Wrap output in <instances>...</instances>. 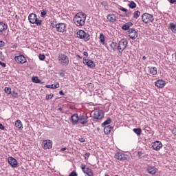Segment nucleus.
<instances>
[{
	"label": "nucleus",
	"instance_id": "1",
	"mask_svg": "<svg viewBox=\"0 0 176 176\" xmlns=\"http://www.w3.org/2000/svg\"><path fill=\"white\" fill-rule=\"evenodd\" d=\"M86 14L85 12H78L74 17L73 21L77 27H82L86 21Z\"/></svg>",
	"mask_w": 176,
	"mask_h": 176
},
{
	"label": "nucleus",
	"instance_id": "2",
	"mask_svg": "<svg viewBox=\"0 0 176 176\" xmlns=\"http://www.w3.org/2000/svg\"><path fill=\"white\" fill-rule=\"evenodd\" d=\"M28 20L30 24H36L37 27L42 25V20L38 19L36 14L31 13L28 16Z\"/></svg>",
	"mask_w": 176,
	"mask_h": 176
},
{
	"label": "nucleus",
	"instance_id": "3",
	"mask_svg": "<svg viewBox=\"0 0 176 176\" xmlns=\"http://www.w3.org/2000/svg\"><path fill=\"white\" fill-rule=\"evenodd\" d=\"M128 43L129 42L126 38H122L118 42V51L119 56H122V54H123V50H124L126 47H127Z\"/></svg>",
	"mask_w": 176,
	"mask_h": 176
},
{
	"label": "nucleus",
	"instance_id": "4",
	"mask_svg": "<svg viewBox=\"0 0 176 176\" xmlns=\"http://www.w3.org/2000/svg\"><path fill=\"white\" fill-rule=\"evenodd\" d=\"M77 38L79 39H83L85 42H87V41H90V34H87L82 30H80L76 33Z\"/></svg>",
	"mask_w": 176,
	"mask_h": 176
},
{
	"label": "nucleus",
	"instance_id": "5",
	"mask_svg": "<svg viewBox=\"0 0 176 176\" xmlns=\"http://www.w3.org/2000/svg\"><path fill=\"white\" fill-rule=\"evenodd\" d=\"M142 20L145 24H149V23H153L155 17L149 13H144L142 15Z\"/></svg>",
	"mask_w": 176,
	"mask_h": 176
},
{
	"label": "nucleus",
	"instance_id": "6",
	"mask_svg": "<svg viewBox=\"0 0 176 176\" xmlns=\"http://www.w3.org/2000/svg\"><path fill=\"white\" fill-rule=\"evenodd\" d=\"M80 168H81L82 173H84V174H86V175H87V176H94V173H93V170H91V168L87 167L86 166V164H82L80 165Z\"/></svg>",
	"mask_w": 176,
	"mask_h": 176
},
{
	"label": "nucleus",
	"instance_id": "7",
	"mask_svg": "<svg viewBox=\"0 0 176 176\" xmlns=\"http://www.w3.org/2000/svg\"><path fill=\"white\" fill-rule=\"evenodd\" d=\"M105 113H104V111L102 110H98L96 111L94 113L93 118L95 120H102L104 118Z\"/></svg>",
	"mask_w": 176,
	"mask_h": 176
},
{
	"label": "nucleus",
	"instance_id": "8",
	"mask_svg": "<svg viewBox=\"0 0 176 176\" xmlns=\"http://www.w3.org/2000/svg\"><path fill=\"white\" fill-rule=\"evenodd\" d=\"M114 157L115 159H117V160H120V162H124L125 160H127L129 159V155L121 152H118L114 155Z\"/></svg>",
	"mask_w": 176,
	"mask_h": 176
},
{
	"label": "nucleus",
	"instance_id": "9",
	"mask_svg": "<svg viewBox=\"0 0 176 176\" xmlns=\"http://www.w3.org/2000/svg\"><path fill=\"white\" fill-rule=\"evenodd\" d=\"M78 122L80 124H87L89 122V117L85 113H82L79 116Z\"/></svg>",
	"mask_w": 176,
	"mask_h": 176
},
{
	"label": "nucleus",
	"instance_id": "10",
	"mask_svg": "<svg viewBox=\"0 0 176 176\" xmlns=\"http://www.w3.org/2000/svg\"><path fill=\"white\" fill-rule=\"evenodd\" d=\"M126 35H128L132 41H134V39H137L138 37V32L134 29H129V30L126 32Z\"/></svg>",
	"mask_w": 176,
	"mask_h": 176
},
{
	"label": "nucleus",
	"instance_id": "11",
	"mask_svg": "<svg viewBox=\"0 0 176 176\" xmlns=\"http://www.w3.org/2000/svg\"><path fill=\"white\" fill-rule=\"evenodd\" d=\"M52 27L53 28H56V31L58 32H64L67 28V26L64 23H59L58 24L54 25Z\"/></svg>",
	"mask_w": 176,
	"mask_h": 176
},
{
	"label": "nucleus",
	"instance_id": "12",
	"mask_svg": "<svg viewBox=\"0 0 176 176\" xmlns=\"http://www.w3.org/2000/svg\"><path fill=\"white\" fill-rule=\"evenodd\" d=\"M59 60L63 65H68L69 64V58L67 55L62 54L59 57Z\"/></svg>",
	"mask_w": 176,
	"mask_h": 176
},
{
	"label": "nucleus",
	"instance_id": "13",
	"mask_svg": "<svg viewBox=\"0 0 176 176\" xmlns=\"http://www.w3.org/2000/svg\"><path fill=\"white\" fill-rule=\"evenodd\" d=\"M8 164L11 166V167H13V168H16V167H17V166L19 165L17 160H16L13 157H8Z\"/></svg>",
	"mask_w": 176,
	"mask_h": 176
},
{
	"label": "nucleus",
	"instance_id": "14",
	"mask_svg": "<svg viewBox=\"0 0 176 176\" xmlns=\"http://www.w3.org/2000/svg\"><path fill=\"white\" fill-rule=\"evenodd\" d=\"M44 149H52L53 148V142L50 140H45L43 142Z\"/></svg>",
	"mask_w": 176,
	"mask_h": 176
},
{
	"label": "nucleus",
	"instance_id": "15",
	"mask_svg": "<svg viewBox=\"0 0 176 176\" xmlns=\"http://www.w3.org/2000/svg\"><path fill=\"white\" fill-rule=\"evenodd\" d=\"M14 60L18 64H24L25 63H27V59L24 57V55L15 56Z\"/></svg>",
	"mask_w": 176,
	"mask_h": 176
},
{
	"label": "nucleus",
	"instance_id": "16",
	"mask_svg": "<svg viewBox=\"0 0 176 176\" xmlns=\"http://www.w3.org/2000/svg\"><path fill=\"white\" fill-rule=\"evenodd\" d=\"M82 63L85 65H87V67H89V68H94V67H96V64H94V62H93V60L86 59L85 58H83Z\"/></svg>",
	"mask_w": 176,
	"mask_h": 176
},
{
	"label": "nucleus",
	"instance_id": "17",
	"mask_svg": "<svg viewBox=\"0 0 176 176\" xmlns=\"http://www.w3.org/2000/svg\"><path fill=\"white\" fill-rule=\"evenodd\" d=\"M152 147L154 151H160L163 148V144L160 141H155L153 142Z\"/></svg>",
	"mask_w": 176,
	"mask_h": 176
},
{
	"label": "nucleus",
	"instance_id": "18",
	"mask_svg": "<svg viewBox=\"0 0 176 176\" xmlns=\"http://www.w3.org/2000/svg\"><path fill=\"white\" fill-rule=\"evenodd\" d=\"M146 171L148 174H151V175H155V174L157 173V168L155 166H148L146 168Z\"/></svg>",
	"mask_w": 176,
	"mask_h": 176
},
{
	"label": "nucleus",
	"instance_id": "19",
	"mask_svg": "<svg viewBox=\"0 0 176 176\" xmlns=\"http://www.w3.org/2000/svg\"><path fill=\"white\" fill-rule=\"evenodd\" d=\"M70 120L72 124H76L78 122H79V116L78 113H74L73 116H72Z\"/></svg>",
	"mask_w": 176,
	"mask_h": 176
},
{
	"label": "nucleus",
	"instance_id": "20",
	"mask_svg": "<svg viewBox=\"0 0 176 176\" xmlns=\"http://www.w3.org/2000/svg\"><path fill=\"white\" fill-rule=\"evenodd\" d=\"M155 86L156 87H158L159 89H163L164 86H166V82L163 80H157L155 82Z\"/></svg>",
	"mask_w": 176,
	"mask_h": 176
},
{
	"label": "nucleus",
	"instance_id": "21",
	"mask_svg": "<svg viewBox=\"0 0 176 176\" xmlns=\"http://www.w3.org/2000/svg\"><path fill=\"white\" fill-rule=\"evenodd\" d=\"M8 30V25L3 22H0V35H2Z\"/></svg>",
	"mask_w": 176,
	"mask_h": 176
},
{
	"label": "nucleus",
	"instance_id": "22",
	"mask_svg": "<svg viewBox=\"0 0 176 176\" xmlns=\"http://www.w3.org/2000/svg\"><path fill=\"white\" fill-rule=\"evenodd\" d=\"M107 19L110 23H115L116 21V16L114 14H109Z\"/></svg>",
	"mask_w": 176,
	"mask_h": 176
},
{
	"label": "nucleus",
	"instance_id": "23",
	"mask_svg": "<svg viewBox=\"0 0 176 176\" xmlns=\"http://www.w3.org/2000/svg\"><path fill=\"white\" fill-rule=\"evenodd\" d=\"M168 27L169 30H171L173 34H176V24L175 23L170 22L168 24Z\"/></svg>",
	"mask_w": 176,
	"mask_h": 176
},
{
	"label": "nucleus",
	"instance_id": "24",
	"mask_svg": "<svg viewBox=\"0 0 176 176\" xmlns=\"http://www.w3.org/2000/svg\"><path fill=\"white\" fill-rule=\"evenodd\" d=\"M133 22H127L124 25H122V28L124 30V31H127L128 30H130V27H132Z\"/></svg>",
	"mask_w": 176,
	"mask_h": 176
},
{
	"label": "nucleus",
	"instance_id": "25",
	"mask_svg": "<svg viewBox=\"0 0 176 176\" xmlns=\"http://www.w3.org/2000/svg\"><path fill=\"white\" fill-rule=\"evenodd\" d=\"M112 129H113V126L111 125L105 126L104 128V134H107V135L111 134V131L112 130Z\"/></svg>",
	"mask_w": 176,
	"mask_h": 176
},
{
	"label": "nucleus",
	"instance_id": "26",
	"mask_svg": "<svg viewBox=\"0 0 176 176\" xmlns=\"http://www.w3.org/2000/svg\"><path fill=\"white\" fill-rule=\"evenodd\" d=\"M47 89H58L60 87V84L58 82H56V85L52 84L51 85H45Z\"/></svg>",
	"mask_w": 176,
	"mask_h": 176
},
{
	"label": "nucleus",
	"instance_id": "27",
	"mask_svg": "<svg viewBox=\"0 0 176 176\" xmlns=\"http://www.w3.org/2000/svg\"><path fill=\"white\" fill-rule=\"evenodd\" d=\"M149 72L151 75H157V68L156 67H148Z\"/></svg>",
	"mask_w": 176,
	"mask_h": 176
},
{
	"label": "nucleus",
	"instance_id": "28",
	"mask_svg": "<svg viewBox=\"0 0 176 176\" xmlns=\"http://www.w3.org/2000/svg\"><path fill=\"white\" fill-rule=\"evenodd\" d=\"M15 127L16 129H23V123L20 120L15 121Z\"/></svg>",
	"mask_w": 176,
	"mask_h": 176
},
{
	"label": "nucleus",
	"instance_id": "29",
	"mask_svg": "<svg viewBox=\"0 0 176 176\" xmlns=\"http://www.w3.org/2000/svg\"><path fill=\"white\" fill-rule=\"evenodd\" d=\"M133 131L137 134V135H141L142 133V129H141V128H135L133 129Z\"/></svg>",
	"mask_w": 176,
	"mask_h": 176
},
{
	"label": "nucleus",
	"instance_id": "30",
	"mask_svg": "<svg viewBox=\"0 0 176 176\" xmlns=\"http://www.w3.org/2000/svg\"><path fill=\"white\" fill-rule=\"evenodd\" d=\"M110 47L113 52H115V50H118V43L115 42H112L110 44Z\"/></svg>",
	"mask_w": 176,
	"mask_h": 176
},
{
	"label": "nucleus",
	"instance_id": "31",
	"mask_svg": "<svg viewBox=\"0 0 176 176\" xmlns=\"http://www.w3.org/2000/svg\"><path fill=\"white\" fill-rule=\"evenodd\" d=\"M111 122L112 119L110 118H107V120L102 124V127H105L106 126H108V124H111Z\"/></svg>",
	"mask_w": 176,
	"mask_h": 176
},
{
	"label": "nucleus",
	"instance_id": "32",
	"mask_svg": "<svg viewBox=\"0 0 176 176\" xmlns=\"http://www.w3.org/2000/svg\"><path fill=\"white\" fill-rule=\"evenodd\" d=\"M100 41L102 45H105V35L102 33L100 34Z\"/></svg>",
	"mask_w": 176,
	"mask_h": 176
},
{
	"label": "nucleus",
	"instance_id": "33",
	"mask_svg": "<svg viewBox=\"0 0 176 176\" xmlns=\"http://www.w3.org/2000/svg\"><path fill=\"white\" fill-rule=\"evenodd\" d=\"M32 82H33L34 83H41V80H39V78L38 76L32 77Z\"/></svg>",
	"mask_w": 176,
	"mask_h": 176
},
{
	"label": "nucleus",
	"instance_id": "34",
	"mask_svg": "<svg viewBox=\"0 0 176 176\" xmlns=\"http://www.w3.org/2000/svg\"><path fill=\"white\" fill-rule=\"evenodd\" d=\"M129 7L130 8V9H135V8L137 7V4H135V3L132 1L129 4Z\"/></svg>",
	"mask_w": 176,
	"mask_h": 176
},
{
	"label": "nucleus",
	"instance_id": "35",
	"mask_svg": "<svg viewBox=\"0 0 176 176\" xmlns=\"http://www.w3.org/2000/svg\"><path fill=\"white\" fill-rule=\"evenodd\" d=\"M139 16H141V12L140 11H135L133 13V18L138 19Z\"/></svg>",
	"mask_w": 176,
	"mask_h": 176
},
{
	"label": "nucleus",
	"instance_id": "36",
	"mask_svg": "<svg viewBox=\"0 0 176 176\" xmlns=\"http://www.w3.org/2000/svg\"><path fill=\"white\" fill-rule=\"evenodd\" d=\"M145 133H149V134H152V129H151V127L149 126H146L144 129Z\"/></svg>",
	"mask_w": 176,
	"mask_h": 176
},
{
	"label": "nucleus",
	"instance_id": "37",
	"mask_svg": "<svg viewBox=\"0 0 176 176\" xmlns=\"http://www.w3.org/2000/svg\"><path fill=\"white\" fill-rule=\"evenodd\" d=\"M4 91L7 94H10L12 93V89L10 87H5Z\"/></svg>",
	"mask_w": 176,
	"mask_h": 176
},
{
	"label": "nucleus",
	"instance_id": "38",
	"mask_svg": "<svg viewBox=\"0 0 176 176\" xmlns=\"http://www.w3.org/2000/svg\"><path fill=\"white\" fill-rule=\"evenodd\" d=\"M47 12H46V11L43 10V12H41V17H43V19H45V17H46V14Z\"/></svg>",
	"mask_w": 176,
	"mask_h": 176
},
{
	"label": "nucleus",
	"instance_id": "39",
	"mask_svg": "<svg viewBox=\"0 0 176 176\" xmlns=\"http://www.w3.org/2000/svg\"><path fill=\"white\" fill-rule=\"evenodd\" d=\"M54 95L53 94H50L49 95H47L46 97H45V99L46 100H51V98H53V96Z\"/></svg>",
	"mask_w": 176,
	"mask_h": 176
},
{
	"label": "nucleus",
	"instance_id": "40",
	"mask_svg": "<svg viewBox=\"0 0 176 176\" xmlns=\"http://www.w3.org/2000/svg\"><path fill=\"white\" fill-rule=\"evenodd\" d=\"M170 130L172 134H173L174 137L176 138V128L175 127V128L170 129Z\"/></svg>",
	"mask_w": 176,
	"mask_h": 176
},
{
	"label": "nucleus",
	"instance_id": "41",
	"mask_svg": "<svg viewBox=\"0 0 176 176\" xmlns=\"http://www.w3.org/2000/svg\"><path fill=\"white\" fill-rule=\"evenodd\" d=\"M38 57H39V60H41V61H43V60L46 58V56H45L44 54H39Z\"/></svg>",
	"mask_w": 176,
	"mask_h": 176
},
{
	"label": "nucleus",
	"instance_id": "42",
	"mask_svg": "<svg viewBox=\"0 0 176 176\" xmlns=\"http://www.w3.org/2000/svg\"><path fill=\"white\" fill-rule=\"evenodd\" d=\"M89 157H90V153H85V160H89Z\"/></svg>",
	"mask_w": 176,
	"mask_h": 176
},
{
	"label": "nucleus",
	"instance_id": "43",
	"mask_svg": "<svg viewBox=\"0 0 176 176\" xmlns=\"http://www.w3.org/2000/svg\"><path fill=\"white\" fill-rule=\"evenodd\" d=\"M118 9H119L120 10H122V12H129V10H128L127 9H126V8L122 7V6H120V7L118 8Z\"/></svg>",
	"mask_w": 176,
	"mask_h": 176
},
{
	"label": "nucleus",
	"instance_id": "44",
	"mask_svg": "<svg viewBox=\"0 0 176 176\" xmlns=\"http://www.w3.org/2000/svg\"><path fill=\"white\" fill-rule=\"evenodd\" d=\"M69 176H78V173H76V171L73 170L69 175Z\"/></svg>",
	"mask_w": 176,
	"mask_h": 176
},
{
	"label": "nucleus",
	"instance_id": "45",
	"mask_svg": "<svg viewBox=\"0 0 176 176\" xmlns=\"http://www.w3.org/2000/svg\"><path fill=\"white\" fill-rule=\"evenodd\" d=\"M131 16V11H127V13L125 16H122V17H130Z\"/></svg>",
	"mask_w": 176,
	"mask_h": 176
},
{
	"label": "nucleus",
	"instance_id": "46",
	"mask_svg": "<svg viewBox=\"0 0 176 176\" xmlns=\"http://www.w3.org/2000/svg\"><path fill=\"white\" fill-rule=\"evenodd\" d=\"M87 86L89 87V89H94V84H93L91 82V83H88Z\"/></svg>",
	"mask_w": 176,
	"mask_h": 176
},
{
	"label": "nucleus",
	"instance_id": "47",
	"mask_svg": "<svg viewBox=\"0 0 176 176\" xmlns=\"http://www.w3.org/2000/svg\"><path fill=\"white\" fill-rule=\"evenodd\" d=\"M10 94L12 96V97H17L18 94L15 91H11Z\"/></svg>",
	"mask_w": 176,
	"mask_h": 176
},
{
	"label": "nucleus",
	"instance_id": "48",
	"mask_svg": "<svg viewBox=\"0 0 176 176\" xmlns=\"http://www.w3.org/2000/svg\"><path fill=\"white\" fill-rule=\"evenodd\" d=\"M0 65L2 67V68H5V67H6V63L0 61Z\"/></svg>",
	"mask_w": 176,
	"mask_h": 176
},
{
	"label": "nucleus",
	"instance_id": "49",
	"mask_svg": "<svg viewBox=\"0 0 176 176\" xmlns=\"http://www.w3.org/2000/svg\"><path fill=\"white\" fill-rule=\"evenodd\" d=\"M5 46V42L0 41V47H3Z\"/></svg>",
	"mask_w": 176,
	"mask_h": 176
},
{
	"label": "nucleus",
	"instance_id": "50",
	"mask_svg": "<svg viewBox=\"0 0 176 176\" xmlns=\"http://www.w3.org/2000/svg\"><path fill=\"white\" fill-rule=\"evenodd\" d=\"M78 141H79L80 142H85V140L84 138H80L78 139Z\"/></svg>",
	"mask_w": 176,
	"mask_h": 176
},
{
	"label": "nucleus",
	"instance_id": "51",
	"mask_svg": "<svg viewBox=\"0 0 176 176\" xmlns=\"http://www.w3.org/2000/svg\"><path fill=\"white\" fill-rule=\"evenodd\" d=\"M168 2L171 4H174L176 3V0H168Z\"/></svg>",
	"mask_w": 176,
	"mask_h": 176
},
{
	"label": "nucleus",
	"instance_id": "52",
	"mask_svg": "<svg viewBox=\"0 0 176 176\" xmlns=\"http://www.w3.org/2000/svg\"><path fill=\"white\" fill-rule=\"evenodd\" d=\"M59 75H60V76H61L62 78H64V76H65V74H64V72H59Z\"/></svg>",
	"mask_w": 176,
	"mask_h": 176
},
{
	"label": "nucleus",
	"instance_id": "53",
	"mask_svg": "<svg viewBox=\"0 0 176 176\" xmlns=\"http://www.w3.org/2000/svg\"><path fill=\"white\" fill-rule=\"evenodd\" d=\"M0 130H5V126L2 124H0Z\"/></svg>",
	"mask_w": 176,
	"mask_h": 176
},
{
	"label": "nucleus",
	"instance_id": "54",
	"mask_svg": "<svg viewBox=\"0 0 176 176\" xmlns=\"http://www.w3.org/2000/svg\"><path fill=\"white\" fill-rule=\"evenodd\" d=\"M83 54H84V56H86V57H87L89 56V53H87V52H84Z\"/></svg>",
	"mask_w": 176,
	"mask_h": 176
},
{
	"label": "nucleus",
	"instance_id": "55",
	"mask_svg": "<svg viewBox=\"0 0 176 176\" xmlns=\"http://www.w3.org/2000/svg\"><path fill=\"white\" fill-rule=\"evenodd\" d=\"M59 94L60 96H64V91H63V90L60 91Z\"/></svg>",
	"mask_w": 176,
	"mask_h": 176
},
{
	"label": "nucleus",
	"instance_id": "56",
	"mask_svg": "<svg viewBox=\"0 0 176 176\" xmlns=\"http://www.w3.org/2000/svg\"><path fill=\"white\" fill-rule=\"evenodd\" d=\"M67 150V147H65V148H62L60 149V152H64V151H66Z\"/></svg>",
	"mask_w": 176,
	"mask_h": 176
},
{
	"label": "nucleus",
	"instance_id": "57",
	"mask_svg": "<svg viewBox=\"0 0 176 176\" xmlns=\"http://www.w3.org/2000/svg\"><path fill=\"white\" fill-rule=\"evenodd\" d=\"M12 47H14V49H16L17 47V44H14V45H12Z\"/></svg>",
	"mask_w": 176,
	"mask_h": 176
},
{
	"label": "nucleus",
	"instance_id": "58",
	"mask_svg": "<svg viewBox=\"0 0 176 176\" xmlns=\"http://www.w3.org/2000/svg\"><path fill=\"white\" fill-rule=\"evenodd\" d=\"M142 60H146V56H144L142 57Z\"/></svg>",
	"mask_w": 176,
	"mask_h": 176
},
{
	"label": "nucleus",
	"instance_id": "59",
	"mask_svg": "<svg viewBox=\"0 0 176 176\" xmlns=\"http://www.w3.org/2000/svg\"><path fill=\"white\" fill-rule=\"evenodd\" d=\"M77 57H78V58H82V56H80V55H77Z\"/></svg>",
	"mask_w": 176,
	"mask_h": 176
},
{
	"label": "nucleus",
	"instance_id": "60",
	"mask_svg": "<svg viewBox=\"0 0 176 176\" xmlns=\"http://www.w3.org/2000/svg\"><path fill=\"white\" fill-rule=\"evenodd\" d=\"M58 109H59V111H61L62 109H61V107H60V108H58Z\"/></svg>",
	"mask_w": 176,
	"mask_h": 176
},
{
	"label": "nucleus",
	"instance_id": "61",
	"mask_svg": "<svg viewBox=\"0 0 176 176\" xmlns=\"http://www.w3.org/2000/svg\"><path fill=\"white\" fill-rule=\"evenodd\" d=\"M104 176H109V175H105Z\"/></svg>",
	"mask_w": 176,
	"mask_h": 176
},
{
	"label": "nucleus",
	"instance_id": "62",
	"mask_svg": "<svg viewBox=\"0 0 176 176\" xmlns=\"http://www.w3.org/2000/svg\"><path fill=\"white\" fill-rule=\"evenodd\" d=\"M1 60H3V58H1Z\"/></svg>",
	"mask_w": 176,
	"mask_h": 176
},
{
	"label": "nucleus",
	"instance_id": "63",
	"mask_svg": "<svg viewBox=\"0 0 176 176\" xmlns=\"http://www.w3.org/2000/svg\"><path fill=\"white\" fill-rule=\"evenodd\" d=\"M115 176H118V175H115Z\"/></svg>",
	"mask_w": 176,
	"mask_h": 176
}]
</instances>
